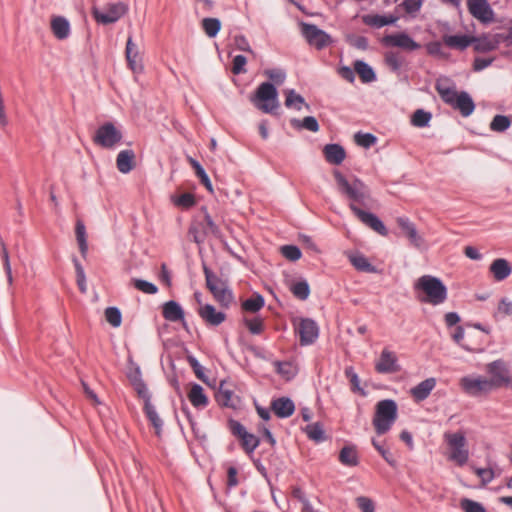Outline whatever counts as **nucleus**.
<instances>
[{"mask_svg": "<svg viewBox=\"0 0 512 512\" xmlns=\"http://www.w3.org/2000/svg\"><path fill=\"white\" fill-rule=\"evenodd\" d=\"M333 176L339 193L349 201L348 206L353 214L373 231L387 236L388 230L384 223L375 214L365 210L374 208L375 204L369 187L356 177L349 181L339 170H334Z\"/></svg>", "mask_w": 512, "mask_h": 512, "instance_id": "1", "label": "nucleus"}, {"mask_svg": "<svg viewBox=\"0 0 512 512\" xmlns=\"http://www.w3.org/2000/svg\"><path fill=\"white\" fill-rule=\"evenodd\" d=\"M414 289L421 291L425 297H419L421 302L434 306L442 304L447 299V288L443 282L432 275H423L417 279Z\"/></svg>", "mask_w": 512, "mask_h": 512, "instance_id": "2", "label": "nucleus"}, {"mask_svg": "<svg viewBox=\"0 0 512 512\" xmlns=\"http://www.w3.org/2000/svg\"><path fill=\"white\" fill-rule=\"evenodd\" d=\"M397 404L394 400L385 399L376 404L373 426L378 435L388 432L397 419Z\"/></svg>", "mask_w": 512, "mask_h": 512, "instance_id": "3", "label": "nucleus"}, {"mask_svg": "<svg viewBox=\"0 0 512 512\" xmlns=\"http://www.w3.org/2000/svg\"><path fill=\"white\" fill-rule=\"evenodd\" d=\"M206 286L214 299L224 308H228L233 302V293L225 281L214 274L207 266L203 267Z\"/></svg>", "mask_w": 512, "mask_h": 512, "instance_id": "4", "label": "nucleus"}, {"mask_svg": "<svg viewBox=\"0 0 512 512\" xmlns=\"http://www.w3.org/2000/svg\"><path fill=\"white\" fill-rule=\"evenodd\" d=\"M251 101L262 112L273 113L279 107L276 87L270 82L261 83Z\"/></svg>", "mask_w": 512, "mask_h": 512, "instance_id": "5", "label": "nucleus"}, {"mask_svg": "<svg viewBox=\"0 0 512 512\" xmlns=\"http://www.w3.org/2000/svg\"><path fill=\"white\" fill-rule=\"evenodd\" d=\"M445 442L449 447V459L459 466H463L469 459V451L467 449V441L462 432H446L444 434Z\"/></svg>", "mask_w": 512, "mask_h": 512, "instance_id": "6", "label": "nucleus"}, {"mask_svg": "<svg viewBox=\"0 0 512 512\" xmlns=\"http://www.w3.org/2000/svg\"><path fill=\"white\" fill-rule=\"evenodd\" d=\"M127 9V5L123 2L110 3L106 9L93 5L92 15L97 23L108 25L117 22L127 12Z\"/></svg>", "mask_w": 512, "mask_h": 512, "instance_id": "7", "label": "nucleus"}, {"mask_svg": "<svg viewBox=\"0 0 512 512\" xmlns=\"http://www.w3.org/2000/svg\"><path fill=\"white\" fill-rule=\"evenodd\" d=\"M93 140L97 145L111 149L122 140V133L113 123L107 122L97 129Z\"/></svg>", "mask_w": 512, "mask_h": 512, "instance_id": "8", "label": "nucleus"}, {"mask_svg": "<svg viewBox=\"0 0 512 512\" xmlns=\"http://www.w3.org/2000/svg\"><path fill=\"white\" fill-rule=\"evenodd\" d=\"M486 372L490 375L488 380L494 390L511 383L509 370L502 360H496L487 364Z\"/></svg>", "mask_w": 512, "mask_h": 512, "instance_id": "9", "label": "nucleus"}, {"mask_svg": "<svg viewBox=\"0 0 512 512\" xmlns=\"http://www.w3.org/2000/svg\"><path fill=\"white\" fill-rule=\"evenodd\" d=\"M460 386L471 396H479L494 390L488 378L482 376H465L460 379Z\"/></svg>", "mask_w": 512, "mask_h": 512, "instance_id": "10", "label": "nucleus"}, {"mask_svg": "<svg viewBox=\"0 0 512 512\" xmlns=\"http://www.w3.org/2000/svg\"><path fill=\"white\" fill-rule=\"evenodd\" d=\"M301 32L307 42L317 49H322L331 43V37L316 25L302 23Z\"/></svg>", "mask_w": 512, "mask_h": 512, "instance_id": "11", "label": "nucleus"}, {"mask_svg": "<svg viewBox=\"0 0 512 512\" xmlns=\"http://www.w3.org/2000/svg\"><path fill=\"white\" fill-rule=\"evenodd\" d=\"M382 44L387 47H398L405 51H415L420 48V44L405 32L385 35L382 38Z\"/></svg>", "mask_w": 512, "mask_h": 512, "instance_id": "12", "label": "nucleus"}, {"mask_svg": "<svg viewBox=\"0 0 512 512\" xmlns=\"http://www.w3.org/2000/svg\"><path fill=\"white\" fill-rule=\"evenodd\" d=\"M301 345H310L318 338L319 329L316 322L312 319H301L297 328Z\"/></svg>", "mask_w": 512, "mask_h": 512, "instance_id": "13", "label": "nucleus"}, {"mask_svg": "<svg viewBox=\"0 0 512 512\" xmlns=\"http://www.w3.org/2000/svg\"><path fill=\"white\" fill-rule=\"evenodd\" d=\"M467 6L470 14L482 23L493 20L494 13L487 0H467Z\"/></svg>", "mask_w": 512, "mask_h": 512, "instance_id": "14", "label": "nucleus"}, {"mask_svg": "<svg viewBox=\"0 0 512 512\" xmlns=\"http://www.w3.org/2000/svg\"><path fill=\"white\" fill-rule=\"evenodd\" d=\"M399 228L403 231L405 236L408 238L410 244L417 249H421L425 245V240L422 235L417 231V228L413 222L406 217H399L396 220Z\"/></svg>", "mask_w": 512, "mask_h": 512, "instance_id": "15", "label": "nucleus"}, {"mask_svg": "<svg viewBox=\"0 0 512 512\" xmlns=\"http://www.w3.org/2000/svg\"><path fill=\"white\" fill-rule=\"evenodd\" d=\"M197 311L201 319L209 326H219L226 319V314L217 311L211 304L201 305Z\"/></svg>", "mask_w": 512, "mask_h": 512, "instance_id": "16", "label": "nucleus"}, {"mask_svg": "<svg viewBox=\"0 0 512 512\" xmlns=\"http://www.w3.org/2000/svg\"><path fill=\"white\" fill-rule=\"evenodd\" d=\"M375 369L378 373H394L399 371L396 355L393 352L384 349L381 352L379 360L375 364Z\"/></svg>", "mask_w": 512, "mask_h": 512, "instance_id": "17", "label": "nucleus"}, {"mask_svg": "<svg viewBox=\"0 0 512 512\" xmlns=\"http://www.w3.org/2000/svg\"><path fill=\"white\" fill-rule=\"evenodd\" d=\"M489 271L495 281L501 282L511 275L512 266L508 260L504 258H497L490 264Z\"/></svg>", "mask_w": 512, "mask_h": 512, "instance_id": "18", "label": "nucleus"}, {"mask_svg": "<svg viewBox=\"0 0 512 512\" xmlns=\"http://www.w3.org/2000/svg\"><path fill=\"white\" fill-rule=\"evenodd\" d=\"M163 317L170 322H182L186 326L184 310L176 301L170 300L162 306Z\"/></svg>", "mask_w": 512, "mask_h": 512, "instance_id": "19", "label": "nucleus"}, {"mask_svg": "<svg viewBox=\"0 0 512 512\" xmlns=\"http://www.w3.org/2000/svg\"><path fill=\"white\" fill-rule=\"evenodd\" d=\"M436 386V379L431 377L423 380L415 387L411 388L410 393L416 402H421L428 398L431 391Z\"/></svg>", "mask_w": 512, "mask_h": 512, "instance_id": "20", "label": "nucleus"}, {"mask_svg": "<svg viewBox=\"0 0 512 512\" xmlns=\"http://www.w3.org/2000/svg\"><path fill=\"white\" fill-rule=\"evenodd\" d=\"M325 160L332 165H340L345 157L346 152L339 144H327L323 148Z\"/></svg>", "mask_w": 512, "mask_h": 512, "instance_id": "21", "label": "nucleus"}, {"mask_svg": "<svg viewBox=\"0 0 512 512\" xmlns=\"http://www.w3.org/2000/svg\"><path fill=\"white\" fill-rule=\"evenodd\" d=\"M271 409L280 418H287L294 413L295 405L290 398L281 397L271 403Z\"/></svg>", "mask_w": 512, "mask_h": 512, "instance_id": "22", "label": "nucleus"}, {"mask_svg": "<svg viewBox=\"0 0 512 512\" xmlns=\"http://www.w3.org/2000/svg\"><path fill=\"white\" fill-rule=\"evenodd\" d=\"M117 169L127 174L132 171L135 167V153L133 150H122L118 153L116 158Z\"/></svg>", "mask_w": 512, "mask_h": 512, "instance_id": "23", "label": "nucleus"}, {"mask_svg": "<svg viewBox=\"0 0 512 512\" xmlns=\"http://www.w3.org/2000/svg\"><path fill=\"white\" fill-rule=\"evenodd\" d=\"M51 30L57 39L64 40L70 35L69 21L63 16H54L51 19Z\"/></svg>", "mask_w": 512, "mask_h": 512, "instance_id": "24", "label": "nucleus"}, {"mask_svg": "<svg viewBox=\"0 0 512 512\" xmlns=\"http://www.w3.org/2000/svg\"><path fill=\"white\" fill-rule=\"evenodd\" d=\"M455 100L456 102L453 108L459 110L462 116L467 117L473 113L475 109V104L473 99L467 92H460L459 96L455 98Z\"/></svg>", "mask_w": 512, "mask_h": 512, "instance_id": "25", "label": "nucleus"}, {"mask_svg": "<svg viewBox=\"0 0 512 512\" xmlns=\"http://www.w3.org/2000/svg\"><path fill=\"white\" fill-rule=\"evenodd\" d=\"M191 404L196 408H204L208 404V398L204 393V389L199 384H193L188 393Z\"/></svg>", "mask_w": 512, "mask_h": 512, "instance_id": "26", "label": "nucleus"}, {"mask_svg": "<svg viewBox=\"0 0 512 512\" xmlns=\"http://www.w3.org/2000/svg\"><path fill=\"white\" fill-rule=\"evenodd\" d=\"M474 37L467 35H444L443 42L450 48H456L459 50L466 49L472 44Z\"/></svg>", "mask_w": 512, "mask_h": 512, "instance_id": "27", "label": "nucleus"}, {"mask_svg": "<svg viewBox=\"0 0 512 512\" xmlns=\"http://www.w3.org/2000/svg\"><path fill=\"white\" fill-rule=\"evenodd\" d=\"M216 400L222 406H226V407H235L236 406L234 393L232 390H230L227 387V384L224 381H222L220 383L219 389L216 393Z\"/></svg>", "mask_w": 512, "mask_h": 512, "instance_id": "28", "label": "nucleus"}, {"mask_svg": "<svg viewBox=\"0 0 512 512\" xmlns=\"http://www.w3.org/2000/svg\"><path fill=\"white\" fill-rule=\"evenodd\" d=\"M75 235L81 256L85 259L88 254L87 233L86 227L80 219H78L75 224Z\"/></svg>", "mask_w": 512, "mask_h": 512, "instance_id": "29", "label": "nucleus"}, {"mask_svg": "<svg viewBox=\"0 0 512 512\" xmlns=\"http://www.w3.org/2000/svg\"><path fill=\"white\" fill-rule=\"evenodd\" d=\"M354 71L363 83H370L376 80V74L372 67L362 60L354 62Z\"/></svg>", "mask_w": 512, "mask_h": 512, "instance_id": "30", "label": "nucleus"}, {"mask_svg": "<svg viewBox=\"0 0 512 512\" xmlns=\"http://www.w3.org/2000/svg\"><path fill=\"white\" fill-rule=\"evenodd\" d=\"M126 59L129 67L134 71L141 70L142 66L138 63V48L133 42L132 37H128L125 49Z\"/></svg>", "mask_w": 512, "mask_h": 512, "instance_id": "31", "label": "nucleus"}, {"mask_svg": "<svg viewBox=\"0 0 512 512\" xmlns=\"http://www.w3.org/2000/svg\"><path fill=\"white\" fill-rule=\"evenodd\" d=\"M285 106L287 108H294L297 111H301L302 106L304 105L307 110L310 109L309 104L305 102V99L293 89H288L285 91Z\"/></svg>", "mask_w": 512, "mask_h": 512, "instance_id": "32", "label": "nucleus"}, {"mask_svg": "<svg viewBox=\"0 0 512 512\" xmlns=\"http://www.w3.org/2000/svg\"><path fill=\"white\" fill-rule=\"evenodd\" d=\"M339 461L345 466H357L359 463V458L356 448L353 446L343 447L339 453Z\"/></svg>", "mask_w": 512, "mask_h": 512, "instance_id": "33", "label": "nucleus"}, {"mask_svg": "<svg viewBox=\"0 0 512 512\" xmlns=\"http://www.w3.org/2000/svg\"><path fill=\"white\" fill-rule=\"evenodd\" d=\"M291 125L296 129H305L311 132H318L320 128L317 119L313 116H306L302 120L292 119Z\"/></svg>", "mask_w": 512, "mask_h": 512, "instance_id": "34", "label": "nucleus"}, {"mask_svg": "<svg viewBox=\"0 0 512 512\" xmlns=\"http://www.w3.org/2000/svg\"><path fill=\"white\" fill-rule=\"evenodd\" d=\"M436 90L445 103L452 107L454 106L456 102L455 98L459 96V93L454 88L444 86L441 82L438 81L436 83Z\"/></svg>", "mask_w": 512, "mask_h": 512, "instance_id": "35", "label": "nucleus"}, {"mask_svg": "<svg viewBox=\"0 0 512 512\" xmlns=\"http://www.w3.org/2000/svg\"><path fill=\"white\" fill-rule=\"evenodd\" d=\"M474 49L478 52H489L496 49L499 40L496 38L481 37L474 38Z\"/></svg>", "mask_w": 512, "mask_h": 512, "instance_id": "36", "label": "nucleus"}, {"mask_svg": "<svg viewBox=\"0 0 512 512\" xmlns=\"http://www.w3.org/2000/svg\"><path fill=\"white\" fill-rule=\"evenodd\" d=\"M397 20L398 17L394 15H371L366 18V23L381 28L386 25L394 24Z\"/></svg>", "mask_w": 512, "mask_h": 512, "instance_id": "37", "label": "nucleus"}, {"mask_svg": "<svg viewBox=\"0 0 512 512\" xmlns=\"http://www.w3.org/2000/svg\"><path fill=\"white\" fill-rule=\"evenodd\" d=\"M264 304L263 296L256 293L242 303V309L246 312L256 313L263 308Z\"/></svg>", "mask_w": 512, "mask_h": 512, "instance_id": "38", "label": "nucleus"}, {"mask_svg": "<svg viewBox=\"0 0 512 512\" xmlns=\"http://www.w3.org/2000/svg\"><path fill=\"white\" fill-rule=\"evenodd\" d=\"M385 63L394 72H397L405 63L404 57L396 51H388L385 53Z\"/></svg>", "mask_w": 512, "mask_h": 512, "instance_id": "39", "label": "nucleus"}, {"mask_svg": "<svg viewBox=\"0 0 512 512\" xmlns=\"http://www.w3.org/2000/svg\"><path fill=\"white\" fill-rule=\"evenodd\" d=\"M349 260L351 264L359 271L363 272H375V267L368 261V259L361 255H350Z\"/></svg>", "mask_w": 512, "mask_h": 512, "instance_id": "40", "label": "nucleus"}, {"mask_svg": "<svg viewBox=\"0 0 512 512\" xmlns=\"http://www.w3.org/2000/svg\"><path fill=\"white\" fill-rule=\"evenodd\" d=\"M144 412H145L147 418L149 419V421L151 422V424L153 425V427L155 428L156 434L159 436L163 422H162L161 418L159 417V415L157 414L156 409L151 404V402L144 405Z\"/></svg>", "mask_w": 512, "mask_h": 512, "instance_id": "41", "label": "nucleus"}, {"mask_svg": "<svg viewBox=\"0 0 512 512\" xmlns=\"http://www.w3.org/2000/svg\"><path fill=\"white\" fill-rule=\"evenodd\" d=\"M202 28L210 38L215 37L221 29V22L218 18H204Z\"/></svg>", "mask_w": 512, "mask_h": 512, "instance_id": "42", "label": "nucleus"}, {"mask_svg": "<svg viewBox=\"0 0 512 512\" xmlns=\"http://www.w3.org/2000/svg\"><path fill=\"white\" fill-rule=\"evenodd\" d=\"M431 118L432 115L430 112L418 109L413 113L411 123L415 127H425L429 124Z\"/></svg>", "mask_w": 512, "mask_h": 512, "instance_id": "43", "label": "nucleus"}, {"mask_svg": "<svg viewBox=\"0 0 512 512\" xmlns=\"http://www.w3.org/2000/svg\"><path fill=\"white\" fill-rule=\"evenodd\" d=\"M511 125L510 119L505 115H496L490 123V129L494 132H504Z\"/></svg>", "mask_w": 512, "mask_h": 512, "instance_id": "44", "label": "nucleus"}, {"mask_svg": "<svg viewBox=\"0 0 512 512\" xmlns=\"http://www.w3.org/2000/svg\"><path fill=\"white\" fill-rule=\"evenodd\" d=\"M291 292L296 298L306 300L310 294L309 284L305 280L296 282L291 286Z\"/></svg>", "mask_w": 512, "mask_h": 512, "instance_id": "45", "label": "nucleus"}, {"mask_svg": "<svg viewBox=\"0 0 512 512\" xmlns=\"http://www.w3.org/2000/svg\"><path fill=\"white\" fill-rule=\"evenodd\" d=\"M106 321L113 327H119L122 323V314L117 307H108L104 311Z\"/></svg>", "mask_w": 512, "mask_h": 512, "instance_id": "46", "label": "nucleus"}, {"mask_svg": "<svg viewBox=\"0 0 512 512\" xmlns=\"http://www.w3.org/2000/svg\"><path fill=\"white\" fill-rule=\"evenodd\" d=\"M0 246H1V257L3 260V267L5 270L6 276H7V281H8L9 285H12L13 276H12V269H11V264H10V259H9V253H8V250H7L5 243L3 242L2 239H0Z\"/></svg>", "mask_w": 512, "mask_h": 512, "instance_id": "47", "label": "nucleus"}, {"mask_svg": "<svg viewBox=\"0 0 512 512\" xmlns=\"http://www.w3.org/2000/svg\"><path fill=\"white\" fill-rule=\"evenodd\" d=\"M305 432L309 439L314 440L316 442H321L324 440V430L319 423H312L306 426Z\"/></svg>", "mask_w": 512, "mask_h": 512, "instance_id": "48", "label": "nucleus"}, {"mask_svg": "<svg viewBox=\"0 0 512 512\" xmlns=\"http://www.w3.org/2000/svg\"><path fill=\"white\" fill-rule=\"evenodd\" d=\"M73 263H74V267H75V271H76V282L79 287V290L82 293H86L87 285H86V276H85L84 269L77 258L73 259Z\"/></svg>", "mask_w": 512, "mask_h": 512, "instance_id": "49", "label": "nucleus"}, {"mask_svg": "<svg viewBox=\"0 0 512 512\" xmlns=\"http://www.w3.org/2000/svg\"><path fill=\"white\" fill-rule=\"evenodd\" d=\"M240 440L243 449L247 453H252L259 445V439L255 435L248 432L244 434Z\"/></svg>", "mask_w": 512, "mask_h": 512, "instance_id": "50", "label": "nucleus"}, {"mask_svg": "<svg viewBox=\"0 0 512 512\" xmlns=\"http://www.w3.org/2000/svg\"><path fill=\"white\" fill-rule=\"evenodd\" d=\"M133 388L138 397L144 401V405L151 402V394L143 380L133 381Z\"/></svg>", "mask_w": 512, "mask_h": 512, "instance_id": "51", "label": "nucleus"}, {"mask_svg": "<svg viewBox=\"0 0 512 512\" xmlns=\"http://www.w3.org/2000/svg\"><path fill=\"white\" fill-rule=\"evenodd\" d=\"M345 375L349 379V382L351 384V390L353 392H358L362 395H365L364 390L360 387V379L356 372L354 371L353 367H346Z\"/></svg>", "mask_w": 512, "mask_h": 512, "instance_id": "52", "label": "nucleus"}, {"mask_svg": "<svg viewBox=\"0 0 512 512\" xmlns=\"http://www.w3.org/2000/svg\"><path fill=\"white\" fill-rule=\"evenodd\" d=\"M132 283L137 290L145 294H156L158 291V288L155 284L148 282L146 280L132 279Z\"/></svg>", "mask_w": 512, "mask_h": 512, "instance_id": "53", "label": "nucleus"}, {"mask_svg": "<svg viewBox=\"0 0 512 512\" xmlns=\"http://www.w3.org/2000/svg\"><path fill=\"white\" fill-rule=\"evenodd\" d=\"M460 507L464 512H486L482 504L468 498L461 499Z\"/></svg>", "mask_w": 512, "mask_h": 512, "instance_id": "54", "label": "nucleus"}, {"mask_svg": "<svg viewBox=\"0 0 512 512\" xmlns=\"http://www.w3.org/2000/svg\"><path fill=\"white\" fill-rule=\"evenodd\" d=\"M172 201L176 206L187 209L195 204V197L191 193H183L177 197H173Z\"/></svg>", "mask_w": 512, "mask_h": 512, "instance_id": "55", "label": "nucleus"}, {"mask_svg": "<svg viewBox=\"0 0 512 512\" xmlns=\"http://www.w3.org/2000/svg\"><path fill=\"white\" fill-rule=\"evenodd\" d=\"M281 254L290 261H297L301 258V250L295 245H284L281 247Z\"/></svg>", "mask_w": 512, "mask_h": 512, "instance_id": "56", "label": "nucleus"}, {"mask_svg": "<svg viewBox=\"0 0 512 512\" xmlns=\"http://www.w3.org/2000/svg\"><path fill=\"white\" fill-rule=\"evenodd\" d=\"M203 223L195 222L189 228V235L192 236L196 243H202L206 237L205 231L202 230Z\"/></svg>", "mask_w": 512, "mask_h": 512, "instance_id": "57", "label": "nucleus"}, {"mask_svg": "<svg viewBox=\"0 0 512 512\" xmlns=\"http://www.w3.org/2000/svg\"><path fill=\"white\" fill-rule=\"evenodd\" d=\"M424 0H403L400 4L407 14L415 15L421 9Z\"/></svg>", "mask_w": 512, "mask_h": 512, "instance_id": "58", "label": "nucleus"}, {"mask_svg": "<svg viewBox=\"0 0 512 512\" xmlns=\"http://www.w3.org/2000/svg\"><path fill=\"white\" fill-rule=\"evenodd\" d=\"M202 230L205 231V235L212 234L215 236L219 235V228L212 220L211 216L206 212L204 215Z\"/></svg>", "mask_w": 512, "mask_h": 512, "instance_id": "59", "label": "nucleus"}, {"mask_svg": "<svg viewBox=\"0 0 512 512\" xmlns=\"http://www.w3.org/2000/svg\"><path fill=\"white\" fill-rule=\"evenodd\" d=\"M372 445L374 448L381 454V456L384 458V460L390 465V466H396V460L393 457L392 453L385 449L381 444H379L375 439H372Z\"/></svg>", "mask_w": 512, "mask_h": 512, "instance_id": "60", "label": "nucleus"}, {"mask_svg": "<svg viewBox=\"0 0 512 512\" xmlns=\"http://www.w3.org/2000/svg\"><path fill=\"white\" fill-rule=\"evenodd\" d=\"M264 74L277 85L282 84L286 78L285 72L279 68L265 70Z\"/></svg>", "mask_w": 512, "mask_h": 512, "instance_id": "61", "label": "nucleus"}, {"mask_svg": "<svg viewBox=\"0 0 512 512\" xmlns=\"http://www.w3.org/2000/svg\"><path fill=\"white\" fill-rule=\"evenodd\" d=\"M355 141L358 145L369 148L376 142V137L370 133H356L355 134Z\"/></svg>", "mask_w": 512, "mask_h": 512, "instance_id": "62", "label": "nucleus"}, {"mask_svg": "<svg viewBox=\"0 0 512 512\" xmlns=\"http://www.w3.org/2000/svg\"><path fill=\"white\" fill-rule=\"evenodd\" d=\"M245 325L252 334H260L263 331V320L259 317L245 319Z\"/></svg>", "mask_w": 512, "mask_h": 512, "instance_id": "63", "label": "nucleus"}, {"mask_svg": "<svg viewBox=\"0 0 512 512\" xmlns=\"http://www.w3.org/2000/svg\"><path fill=\"white\" fill-rule=\"evenodd\" d=\"M356 502L362 512H374L375 511L374 503L368 497L359 496L356 498Z\"/></svg>", "mask_w": 512, "mask_h": 512, "instance_id": "64", "label": "nucleus"}]
</instances>
